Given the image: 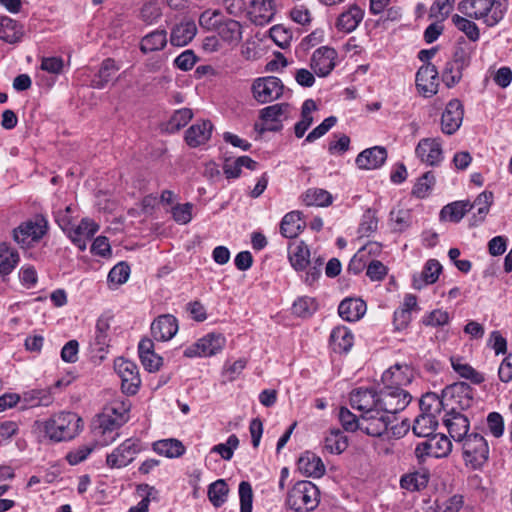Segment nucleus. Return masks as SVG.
<instances>
[{"mask_svg":"<svg viewBox=\"0 0 512 512\" xmlns=\"http://www.w3.org/2000/svg\"><path fill=\"white\" fill-rule=\"evenodd\" d=\"M45 435L53 442L69 441L82 430V419L74 412L53 414L41 423Z\"/></svg>","mask_w":512,"mask_h":512,"instance_id":"obj_1","label":"nucleus"},{"mask_svg":"<svg viewBox=\"0 0 512 512\" xmlns=\"http://www.w3.org/2000/svg\"><path fill=\"white\" fill-rule=\"evenodd\" d=\"M320 503V491L311 481L302 480L289 490L286 505L295 512H311Z\"/></svg>","mask_w":512,"mask_h":512,"instance_id":"obj_2","label":"nucleus"},{"mask_svg":"<svg viewBox=\"0 0 512 512\" xmlns=\"http://www.w3.org/2000/svg\"><path fill=\"white\" fill-rule=\"evenodd\" d=\"M458 9L469 18L482 19L488 27L494 26L503 17L501 4L495 0H464L459 3Z\"/></svg>","mask_w":512,"mask_h":512,"instance_id":"obj_3","label":"nucleus"},{"mask_svg":"<svg viewBox=\"0 0 512 512\" xmlns=\"http://www.w3.org/2000/svg\"><path fill=\"white\" fill-rule=\"evenodd\" d=\"M461 442L465 462L474 469L482 467L489 455V447L485 438L478 433H471Z\"/></svg>","mask_w":512,"mask_h":512,"instance_id":"obj_4","label":"nucleus"},{"mask_svg":"<svg viewBox=\"0 0 512 512\" xmlns=\"http://www.w3.org/2000/svg\"><path fill=\"white\" fill-rule=\"evenodd\" d=\"M285 86L281 79L275 76L256 78L251 86L253 98L260 104H266L280 99L284 95Z\"/></svg>","mask_w":512,"mask_h":512,"instance_id":"obj_5","label":"nucleus"},{"mask_svg":"<svg viewBox=\"0 0 512 512\" xmlns=\"http://www.w3.org/2000/svg\"><path fill=\"white\" fill-rule=\"evenodd\" d=\"M47 221L43 217H35L21 223L13 230L14 240L21 247H30L37 243L47 232Z\"/></svg>","mask_w":512,"mask_h":512,"instance_id":"obj_6","label":"nucleus"},{"mask_svg":"<svg viewBox=\"0 0 512 512\" xmlns=\"http://www.w3.org/2000/svg\"><path fill=\"white\" fill-rule=\"evenodd\" d=\"M226 345V338L221 333H208L188 346L183 355L187 358L211 357L220 353Z\"/></svg>","mask_w":512,"mask_h":512,"instance_id":"obj_7","label":"nucleus"},{"mask_svg":"<svg viewBox=\"0 0 512 512\" xmlns=\"http://www.w3.org/2000/svg\"><path fill=\"white\" fill-rule=\"evenodd\" d=\"M411 400V394L398 386L384 385L378 393L379 407L392 416L404 410Z\"/></svg>","mask_w":512,"mask_h":512,"instance_id":"obj_8","label":"nucleus"},{"mask_svg":"<svg viewBox=\"0 0 512 512\" xmlns=\"http://www.w3.org/2000/svg\"><path fill=\"white\" fill-rule=\"evenodd\" d=\"M199 25L202 29L206 31H216V32H241L243 28L242 25L230 18L227 17L220 10H212L208 9L201 13L199 16Z\"/></svg>","mask_w":512,"mask_h":512,"instance_id":"obj_9","label":"nucleus"},{"mask_svg":"<svg viewBox=\"0 0 512 512\" xmlns=\"http://www.w3.org/2000/svg\"><path fill=\"white\" fill-rule=\"evenodd\" d=\"M394 419V416L378 407L361 414V431L372 437H381L388 431Z\"/></svg>","mask_w":512,"mask_h":512,"instance_id":"obj_10","label":"nucleus"},{"mask_svg":"<svg viewBox=\"0 0 512 512\" xmlns=\"http://www.w3.org/2000/svg\"><path fill=\"white\" fill-rule=\"evenodd\" d=\"M142 445L137 439H126L106 457V464L110 468H123L130 464L141 452Z\"/></svg>","mask_w":512,"mask_h":512,"instance_id":"obj_11","label":"nucleus"},{"mask_svg":"<svg viewBox=\"0 0 512 512\" xmlns=\"http://www.w3.org/2000/svg\"><path fill=\"white\" fill-rule=\"evenodd\" d=\"M114 369L121 379L122 391L127 395L136 394L141 383L137 365L124 358H118L114 362Z\"/></svg>","mask_w":512,"mask_h":512,"instance_id":"obj_12","label":"nucleus"},{"mask_svg":"<svg viewBox=\"0 0 512 512\" xmlns=\"http://www.w3.org/2000/svg\"><path fill=\"white\" fill-rule=\"evenodd\" d=\"M290 112L288 103H278L267 106L260 110V119L265 123V127L260 131L278 132L282 130V121L287 119Z\"/></svg>","mask_w":512,"mask_h":512,"instance_id":"obj_13","label":"nucleus"},{"mask_svg":"<svg viewBox=\"0 0 512 512\" xmlns=\"http://www.w3.org/2000/svg\"><path fill=\"white\" fill-rule=\"evenodd\" d=\"M415 154L421 162L439 166L444 159L442 142L439 138H423L418 142Z\"/></svg>","mask_w":512,"mask_h":512,"instance_id":"obj_14","label":"nucleus"},{"mask_svg":"<svg viewBox=\"0 0 512 512\" xmlns=\"http://www.w3.org/2000/svg\"><path fill=\"white\" fill-rule=\"evenodd\" d=\"M455 0H434L429 11V25L424 32H443L446 29L444 22L453 10Z\"/></svg>","mask_w":512,"mask_h":512,"instance_id":"obj_15","label":"nucleus"},{"mask_svg":"<svg viewBox=\"0 0 512 512\" xmlns=\"http://www.w3.org/2000/svg\"><path fill=\"white\" fill-rule=\"evenodd\" d=\"M438 70L431 63L422 65L416 73V86L425 97H431L438 91Z\"/></svg>","mask_w":512,"mask_h":512,"instance_id":"obj_16","label":"nucleus"},{"mask_svg":"<svg viewBox=\"0 0 512 512\" xmlns=\"http://www.w3.org/2000/svg\"><path fill=\"white\" fill-rule=\"evenodd\" d=\"M464 116V108L460 100L452 99L446 105L441 117V130L452 135L460 128Z\"/></svg>","mask_w":512,"mask_h":512,"instance_id":"obj_17","label":"nucleus"},{"mask_svg":"<svg viewBox=\"0 0 512 512\" xmlns=\"http://www.w3.org/2000/svg\"><path fill=\"white\" fill-rule=\"evenodd\" d=\"M375 19L366 21L370 29L396 30L402 21L403 10L399 6H390L383 12L377 14Z\"/></svg>","mask_w":512,"mask_h":512,"instance_id":"obj_18","label":"nucleus"},{"mask_svg":"<svg viewBox=\"0 0 512 512\" xmlns=\"http://www.w3.org/2000/svg\"><path fill=\"white\" fill-rule=\"evenodd\" d=\"M98 229V224L92 219L83 218L79 224L73 225L67 235L81 251H84Z\"/></svg>","mask_w":512,"mask_h":512,"instance_id":"obj_19","label":"nucleus"},{"mask_svg":"<svg viewBox=\"0 0 512 512\" xmlns=\"http://www.w3.org/2000/svg\"><path fill=\"white\" fill-rule=\"evenodd\" d=\"M350 404L352 408L368 413L379 407L378 392L369 388H357L350 393Z\"/></svg>","mask_w":512,"mask_h":512,"instance_id":"obj_20","label":"nucleus"},{"mask_svg":"<svg viewBox=\"0 0 512 512\" xmlns=\"http://www.w3.org/2000/svg\"><path fill=\"white\" fill-rule=\"evenodd\" d=\"M444 424L448 429L450 437L456 441L461 442L469 434L470 423L467 416L457 412L455 407L445 415Z\"/></svg>","mask_w":512,"mask_h":512,"instance_id":"obj_21","label":"nucleus"},{"mask_svg":"<svg viewBox=\"0 0 512 512\" xmlns=\"http://www.w3.org/2000/svg\"><path fill=\"white\" fill-rule=\"evenodd\" d=\"M178 331V321L171 314L160 315L151 324V334L157 341H168Z\"/></svg>","mask_w":512,"mask_h":512,"instance_id":"obj_22","label":"nucleus"},{"mask_svg":"<svg viewBox=\"0 0 512 512\" xmlns=\"http://www.w3.org/2000/svg\"><path fill=\"white\" fill-rule=\"evenodd\" d=\"M413 378L414 371L407 364H395L382 375V381L385 386H398L400 388L410 384Z\"/></svg>","mask_w":512,"mask_h":512,"instance_id":"obj_23","label":"nucleus"},{"mask_svg":"<svg viewBox=\"0 0 512 512\" xmlns=\"http://www.w3.org/2000/svg\"><path fill=\"white\" fill-rule=\"evenodd\" d=\"M478 39L479 34H465L460 36L454 47L452 59L460 63L461 66H469Z\"/></svg>","mask_w":512,"mask_h":512,"instance_id":"obj_24","label":"nucleus"},{"mask_svg":"<svg viewBox=\"0 0 512 512\" xmlns=\"http://www.w3.org/2000/svg\"><path fill=\"white\" fill-rule=\"evenodd\" d=\"M337 52L333 48L321 47L314 51L312 56V67L319 77H325L335 67Z\"/></svg>","mask_w":512,"mask_h":512,"instance_id":"obj_25","label":"nucleus"},{"mask_svg":"<svg viewBox=\"0 0 512 512\" xmlns=\"http://www.w3.org/2000/svg\"><path fill=\"white\" fill-rule=\"evenodd\" d=\"M387 159V151L382 146H374L363 150L356 157V165L363 170L380 168Z\"/></svg>","mask_w":512,"mask_h":512,"instance_id":"obj_26","label":"nucleus"},{"mask_svg":"<svg viewBox=\"0 0 512 512\" xmlns=\"http://www.w3.org/2000/svg\"><path fill=\"white\" fill-rule=\"evenodd\" d=\"M443 397H450L461 409H468L473 403V389L466 382H457L443 390Z\"/></svg>","mask_w":512,"mask_h":512,"instance_id":"obj_27","label":"nucleus"},{"mask_svg":"<svg viewBox=\"0 0 512 512\" xmlns=\"http://www.w3.org/2000/svg\"><path fill=\"white\" fill-rule=\"evenodd\" d=\"M251 4L249 19L256 27H262L271 22L275 11L273 0H252Z\"/></svg>","mask_w":512,"mask_h":512,"instance_id":"obj_28","label":"nucleus"},{"mask_svg":"<svg viewBox=\"0 0 512 512\" xmlns=\"http://www.w3.org/2000/svg\"><path fill=\"white\" fill-rule=\"evenodd\" d=\"M298 470L307 477L320 478L325 474V465L315 453L306 451L298 459Z\"/></svg>","mask_w":512,"mask_h":512,"instance_id":"obj_29","label":"nucleus"},{"mask_svg":"<svg viewBox=\"0 0 512 512\" xmlns=\"http://www.w3.org/2000/svg\"><path fill=\"white\" fill-rule=\"evenodd\" d=\"M213 125L209 120L193 124L185 133V141L190 147L205 144L211 137Z\"/></svg>","mask_w":512,"mask_h":512,"instance_id":"obj_30","label":"nucleus"},{"mask_svg":"<svg viewBox=\"0 0 512 512\" xmlns=\"http://www.w3.org/2000/svg\"><path fill=\"white\" fill-rule=\"evenodd\" d=\"M310 250L304 241H294L289 244L288 258L296 271H304L310 263Z\"/></svg>","mask_w":512,"mask_h":512,"instance_id":"obj_31","label":"nucleus"},{"mask_svg":"<svg viewBox=\"0 0 512 512\" xmlns=\"http://www.w3.org/2000/svg\"><path fill=\"white\" fill-rule=\"evenodd\" d=\"M366 304L361 299L346 298L339 304V316L348 322L358 321L366 313Z\"/></svg>","mask_w":512,"mask_h":512,"instance_id":"obj_32","label":"nucleus"},{"mask_svg":"<svg viewBox=\"0 0 512 512\" xmlns=\"http://www.w3.org/2000/svg\"><path fill=\"white\" fill-rule=\"evenodd\" d=\"M364 18V10L352 5L341 13L337 19V28L342 32H353Z\"/></svg>","mask_w":512,"mask_h":512,"instance_id":"obj_33","label":"nucleus"},{"mask_svg":"<svg viewBox=\"0 0 512 512\" xmlns=\"http://www.w3.org/2000/svg\"><path fill=\"white\" fill-rule=\"evenodd\" d=\"M354 337L351 331L345 326H339L332 330L330 345L336 353H346L353 346Z\"/></svg>","mask_w":512,"mask_h":512,"instance_id":"obj_34","label":"nucleus"},{"mask_svg":"<svg viewBox=\"0 0 512 512\" xmlns=\"http://www.w3.org/2000/svg\"><path fill=\"white\" fill-rule=\"evenodd\" d=\"M323 447L330 454H341L348 447V438L339 428H331L324 437Z\"/></svg>","mask_w":512,"mask_h":512,"instance_id":"obj_35","label":"nucleus"},{"mask_svg":"<svg viewBox=\"0 0 512 512\" xmlns=\"http://www.w3.org/2000/svg\"><path fill=\"white\" fill-rule=\"evenodd\" d=\"M152 448L154 452L167 458H178L186 451L183 443L175 438L155 441Z\"/></svg>","mask_w":512,"mask_h":512,"instance_id":"obj_36","label":"nucleus"},{"mask_svg":"<svg viewBox=\"0 0 512 512\" xmlns=\"http://www.w3.org/2000/svg\"><path fill=\"white\" fill-rule=\"evenodd\" d=\"M110 318L101 316L97 322L95 327V336L92 342L93 349L99 353L106 352V349L109 347L110 343Z\"/></svg>","mask_w":512,"mask_h":512,"instance_id":"obj_37","label":"nucleus"},{"mask_svg":"<svg viewBox=\"0 0 512 512\" xmlns=\"http://www.w3.org/2000/svg\"><path fill=\"white\" fill-rule=\"evenodd\" d=\"M437 426L434 413H420L413 422L412 431L418 437H429L434 434Z\"/></svg>","mask_w":512,"mask_h":512,"instance_id":"obj_38","label":"nucleus"},{"mask_svg":"<svg viewBox=\"0 0 512 512\" xmlns=\"http://www.w3.org/2000/svg\"><path fill=\"white\" fill-rule=\"evenodd\" d=\"M442 271L441 264L435 260L430 259L426 262L418 279L416 276L413 278V285L417 289H421L424 285L433 284L437 281L439 274Z\"/></svg>","mask_w":512,"mask_h":512,"instance_id":"obj_39","label":"nucleus"},{"mask_svg":"<svg viewBox=\"0 0 512 512\" xmlns=\"http://www.w3.org/2000/svg\"><path fill=\"white\" fill-rule=\"evenodd\" d=\"M317 110L314 100L307 99L301 107V119L294 126V133L297 138H302L313 123L312 113Z\"/></svg>","mask_w":512,"mask_h":512,"instance_id":"obj_40","label":"nucleus"},{"mask_svg":"<svg viewBox=\"0 0 512 512\" xmlns=\"http://www.w3.org/2000/svg\"><path fill=\"white\" fill-rule=\"evenodd\" d=\"M304 228V222L300 217V212L292 211L287 213L281 221L280 232L286 238H295Z\"/></svg>","mask_w":512,"mask_h":512,"instance_id":"obj_41","label":"nucleus"},{"mask_svg":"<svg viewBox=\"0 0 512 512\" xmlns=\"http://www.w3.org/2000/svg\"><path fill=\"white\" fill-rule=\"evenodd\" d=\"M429 479V472L425 469H422L403 475L400 480V485L403 489L409 491H419L427 486Z\"/></svg>","mask_w":512,"mask_h":512,"instance_id":"obj_42","label":"nucleus"},{"mask_svg":"<svg viewBox=\"0 0 512 512\" xmlns=\"http://www.w3.org/2000/svg\"><path fill=\"white\" fill-rule=\"evenodd\" d=\"M389 221L392 229L396 232H403L408 229L412 222L413 216L410 209L395 208L390 211Z\"/></svg>","mask_w":512,"mask_h":512,"instance_id":"obj_43","label":"nucleus"},{"mask_svg":"<svg viewBox=\"0 0 512 512\" xmlns=\"http://www.w3.org/2000/svg\"><path fill=\"white\" fill-rule=\"evenodd\" d=\"M20 402L23 403V409L38 406H49L52 403V396L46 390H31L23 394Z\"/></svg>","mask_w":512,"mask_h":512,"instance_id":"obj_44","label":"nucleus"},{"mask_svg":"<svg viewBox=\"0 0 512 512\" xmlns=\"http://www.w3.org/2000/svg\"><path fill=\"white\" fill-rule=\"evenodd\" d=\"M467 67L461 66L460 63L455 62L453 59L449 60L442 71V81L448 88L454 87L461 81L463 71Z\"/></svg>","mask_w":512,"mask_h":512,"instance_id":"obj_45","label":"nucleus"},{"mask_svg":"<svg viewBox=\"0 0 512 512\" xmlns=\"http://www.w3.org/2000/svg\"><path fill=\"white\" fill-rule=\"evenodd\" d=\"M119 70V66H117L114 59L107 58L105 59L100 67L98 74L93 79L94 87L98 89L104 88L109 81L112 79V76L116 71Z\"/></svg>","mask_w":512,"mask_h":512,"instance_id":"obj_46","label":"nucleus"},{"mask_svg":"<svg viewBox=\"0 0 512 512\" xmlns=\"http://www.w3.org/2000/svg\"><path fill=\"white\" fill-rule=\"evenodd\" d=\"M469 211H471L469 201H456L444 206L440 215L442 218H448L450 221L459 222Z\"/></svg>","mask_w":512,"mask_h":512,"instance_id":"obj_47","label":"nucleus"},{"mask_svg":"<svg viewBox=\"0 0 512 512\" xmlns=\"http://www.w3.org/2000/svg\"><path fill=\"white\" fill-rule=\"evenodd\" d=\"M131 404L129 400H115L104 408L103 413H108L109 416H113L118 423L125 424L129 419V411Z\"/></svg>","mask_w":512,"mask_h":512,"instance_id":"obj_48","label":"nucleus"},{"mask_svg":"<svg viewBox=\"0 0 512 512\" xmlns=\"http://www.w3.org/2000/svg\"><path fill=\"white\" fill-rule=\"evenodd\" d=\"M451 365L455 372H457L462 378L470 380L474 384L482 383L485 378L484 376L476 371L471 365L462 362L460 358H451Z\"/></svg>","mask_w":512,"mask_h":512,"instance_id":"obj_49","label":"nucleus"},{"mask_svg":"<svg viewBox=\"0 0 512 512\" xmlns=\"http://www.w3.org/2000/svg\"><path fill=\"white\" fill-rule=\"evenodd\" d=\"M229 488L224 479H218L208 487V498L215 507L222 506L226 500Z\"/></svg>","mask_w":512,"mask_h":512,"instance_id":"obj_50","label":"nucleus"},{"mask_svg":"<svg viewBox=\"0 0 512 512\" xmlns=\"http://www.w3.org/2000/svg\"><path fill=\"white\" fill-rule=\"evenodd\" d=\"M432 445V457L442 458L450 454L452 450L451 440L444 434H432L429 436Z\"/></svg>","mask_w":512,"mask_h":512,"instance_id":"obj_51","label":"nucleus"},{"mask_svg":"<svg viewBox=\"0 0 512 512\" xmlns=\"http://www.w3.org/2000/svg\"><path fill=\"white\" fill-rule=\"evenodd\" d=\"M493 203V193L489 191H484L480 193L477 198L470 203L471 210L476 209L477 213H474V217L476 221H483L486 215L489 212L490 206Z\"/></svg>","mask_w":512,"mask_h":512,"instance_id":"obj_52","label":"nucleus"},{"mask_svg":"<svg viewBox=\"0 0 512 512\" xmlns=\"http://www.w3.org/2000/svg\"><path fill=\"white\" fill-rule=\"evenodd\" d=\"M19 261L17 251L6 245L0 246V274L7 275L12 272Z\"/></svg>","mask_w":512,"mask_h":512,"instance_id":"obj_53","label":"nucleus"},{"mask_svg":"<svg viewBox=\"0 0 512 512\" xmlns=\"http://www.w3.org/2000/svg\"><path fill=\"white\" fill-rule=\"evenodd\" d=\"M130 275V267L126 262H119L108 273V283L114 287L124 284Z\"/></svg>","mask_w":512,"mask_h":512,"instance_id":"obj_54","label":"nucleus"},{"mask_svg":"<svg viewBox=\"0 0 512 512\" xmlns=\"http://www.w3.org/2000/svg\"><path fill=\"white\" fill-rule=\"evenodd\" d=\"M308 206H328L332 202L331 194L323 189H309L304 196Z\"/></svg>","mask_w":512,"mask_h":512,"instance_id":"obj_55","label":"nucleus"},{"mask_svg":"<svg viewBox=\"0 0 512 512\" xmlns=\"http://www.w3.org/2000/svg\"><path fill=\"white\" fill-rule=\"evenodd\" d=\"M435 512H460L464 505V497L460 494H454L444 500L435 501Z\"/></svg>","mask_w":512,"mask_h":512,"instance_id":"obj_56","label":"nucleus"},{"mask_svg":"<svg viewBox=\"0 0 512 512\" xmlns=\"http://www.w3.org/2000/svg\"><path fill=\"white\" fill-rule=\"evenodd\" d=\"M339 421L346 432L361 430V416L357 417L346 407L340 408Z\"/></svg>","mask_w":512,"mask_h":512,"instance_id":"obj_57","label":"nucleus"},{"mask_svg":"<svg viewBox=\"0 0 512 512\" xmlns=\"http://www.w3.org/2000/svg\"><path fill=\"white\" fill-rule=\"evenodd\" d=\"M434 184L435 176L433 172L428 171L417 180L413 187L412 194L417 198H424L429 194Z\"/></svg>","mask_w":512,"mask_h":512,"instance_id":"obj_58","label":"nucleus"},{"mask_svg":"<svg viewBox=\"0 0 512 512\" xmlns=\"http://www.w3.org/2000/svg\"><path fill=\"white\" fill-rule=\"evenodd\" d=\"M378 227V218L376 216V211L372 209H367L361 219V223L358 228V233L360 236H370L373 232L377 230Z\"/></svg>","mask_w":512,"mask_h":512,"instance_id":"obj_59","label":"nucleus"},{"mask_svg":"<svg viewBox=\"0 0 512 512\" xmlns=\"http://www.w3.org/2000/svg\"><path fill=\"white\" fill-rule=\"evenodd\" d=\"M166 34H146L140 43V49L143 53L153 52L163 49L166 45Z\"/></svg>","mask_w":512,"mask_h":512,"instance_id":"obj_60","label":"nucleus"},{"mask_svg":"<svg viewBox=\"0 0 512 512\" xmlns=\"http://www.w3.org/2000/svg\"><path fill=\"white\" fill-rule=\"evenodd\" d=\"M122 423H118L113 416H109L108 413H101L98 416L97 424L94 426V434L99 433H112L118 432L119 428L122 426Z\"/></svg>","mask_w":512,"mask_h":512,"instance_id":"obj_61","label":"nucleus"},{"mask_svg":"<svg viewBox=\"0 0 512 512\" xmlns=\"http://www.w3.org/2000/svg\"><path fill=\"white\" fill-rule=\"evenodd\" d=\"M324 264V258L321 256H314L310 259V263L306 268L307 271L303 276V281L305 284L312 286L321 276L322 267Z\"/></svg>","mask_w":512,"mask_h":512,"instance_id":"obj_62","label":"nucleus"},{"mask_svg":"<svg viewBox=\"0 0 512 512\" xmlns=\"http://www.w3.org/2000/svg\"><path fill=\"white\" fill-rule=\"evenodd\" d=\"M293 313L299 317H308L316 311L315 300L311 297H300L292 306Z\"/></svg>","mask_w":512,"mask_h":512,"instance_id":"obj_63","label":"nucleus"},{"mask_svg":"<svg viewBox=\"0 0 512 512\" xmlns=\"http://www.w3.org/2000/svg\"><path fill=\"white\" fill-rule=\"evenodd\" d=\"M449 321V313L442 309H435L422 318L423 325L431 327L444 326L447 325Z\"/></svg>","mask_w":512,"mask_h":512,"instance_id":"obj_64","label":"nucleus"}]
</instances>
